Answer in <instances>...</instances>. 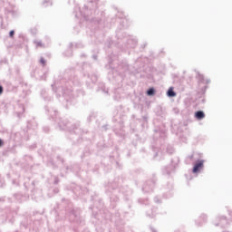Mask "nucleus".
I'll use <instances>...</instances> for the list:
<instances>
[{
	"label": "nucleus",
	"instance_id": "f257e3e1",
	"mask_svg": "<svg viewBox=\"0 0 232 232\" xmlns=\"http://www.w3.org/2000/svg\"><path fill=\"white\" fill-rule=\"evenodd\" d=\"M202 168H204V161H198L193 168V173H198Z\"/></svg>",
	"mask_w": 232,
	"mask_h": 232
},
{
	"label": "nucleus",
	"instance_id": "f03ea898",
	"mask_svg": "<svg viewBox=\"0 0 232 232\" xmlns=\"http://www.w3.org/2000/svg\"><path fill=\"white\" fill-rule=\"evenodd\" d=\"M195 117H196V119H198V121H200V120L204 119V117H206V114H204V111H199L195 113Z\"/></svg>",
	"mask_w": 232,
	"mask_h": 232
},
{
	"label": "nucleus",
	"instance_id": "7ed1b4c3",
	"mask_svg": "<svg viewBox=\"0 0 232 232\" xmlns=\"http://www.w3.org/2000/svg\"><path fill=\"white\" fill-rule=\"evenodd\" d=\"M169 97H176L177 93L174 92L173 87H170L167 92Z\"/></svg>",
	"mask_w": 232,
	"mask_h": 232
},
{
	"label": "nucleus",
	"instance_id": "20e7f679",
	"mask_svg": "<svg viewBox=\"0 0 232 232\" xmlns=\"http://www.w3.org/2000/svg\"><path fill=\"white\" fill-rule=\"evenodd\" d=\"M147 95H155V90L154 89H150L148 92H147Z\"/></svg>",
	"mask_w": 232,
	"mask_h": 232
},
{
	"label": "nucleus",
	"instance_id": "39448f33",
	"mask_svg": "<svg viewBox=\"0 0 232 232\" xmlns=\"http://www.w3.org/2000/svg\"><path fill=\"white\" fill-rule=\"evenodd\" d=\"M14 34H15L14 31H10V33H9L10 37H14Z\"/></svg>",
	"mask_w": 232,
	"mask_h": 232
},
{
	"label": "nucleus",
	"instance_id": "423d86ee",
	"mask_svg": "<svg viewBox=\"0 0 232 232\" xmlns=\"http://www.w3.org/2000/svg\"><path fill=\"white\" fill-rule=\"evenodd\" d=\"M3 93V86H0V95Z\"/></svg>",
	"mask_w": 232,
	"mask_h": 232
},
{
	"label": "nucleus",
	"instance_id": "0eeeda50",
	"mask_svg": "<svg viewBox=\"0 0 232 232\" xmlns=\"http://www.w3.org/2000/svg\"><path fill=\"white\" fill-rule=\"evenodd\" d=\"M0 146H3V140H0Z\"/></svg>",
	"mask_w": 232,
	"mask_h": 232
},
{
	"label": "nucleus",
	"instance_id": "6e6552de",
	"mask_svg": "<svg viewBox=\"0 0 232 232\" xmlns=\"http://www.w3.org/2000/svg\"><path fill=\"white\" fill-rule=\"evenodd\" d=\"M42 63H44V61L42 60Z\"/></svg>",
	"mask_w": 232,
	"mask_h": 232
}]
</instances>
